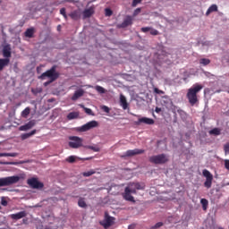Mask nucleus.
<instances>
[{"mask_svg": "<svg viewBox=\"0 0 229 229\" xmlns=\"http://www.w3.org/2000/svg\"><path fill=\"white\" fill-rule=\"evenodd\" d=\"M78 204L80 208H87V203L84 201L83 198H80Z\"/></svg>", "mask_w": 229, "mask_h": 229, "instance_id": "obj_35", "label": "nucleus"}, {"mask_svg": "<svg viewBox=\"0 0 229 229\" xmlns=\"http://www.w3.org/2000/svg\"><path fill=\"white\" fill-rule=\"evenodd\" d=\"M78 117H79L78 112H71L70 114H67V119L69 121H72L74 119H77Z\"/></svg>", "mask_w": 229, "mask_h": 229, "instance_id": "obj_28", "label": "nucleus"}, {"mask_svg": "<svg viewBox=\"0 0 229 229\" xmlns=\"http://www.w3.org/2000/svg\"><path fill=\"white\" fill-rule=\"evenodd\" d=\"M161 111H162L161 107H156L155 109L156 114H159L161 113Z\"/></svg>", "mask_w": 229, "mask_h": 229, "instance_id": "obj_51", "label": "nucleus"}, {"mask_svg": "<svg viewBox=\"0 0 229 229\" xmlns=\"http://www.w3.org/2000/svg\"><path fill=\"white\" fill-rule=\"evenodd\" d=\"M70 142H68V145L72 148H79L82 147L83 140L79 138L78 136H71L70 137Z\"/></svg>", "mask_w": 229, "mask_h": 229, "instance_id": "obj_6", "label": "nucleus"}, {"mask_svg": "<svg viewBox=\"0 0 229 229\" xmlns=\"http://www.w3.org/2000/svg\"><path fill=\"white\" fill-rule=\"evenodd\" d=\"M209 135L213 136H219L221 134V129L220 128H213L211 131H208Z\"/></svg>", "mask_w": 229, "mask_h": 229, "instance_id": "obj_27", "label": "nucleus"}, {"mask_svg": "<svg viewBox=\"0 0 229 229\" xmlns=\"http://www.w3.org/2000/svg\"><path fill=\"white\" fill-rule=\"evenodd\" d=\"M1 205L3 207H7L8 206V201H7V199L4 197L1 198Z\"/></svg>", "mask_w": 229, "mask_h": 229, "instance_id": "obj_41", "label": "nucleus"}, {"mask_svg": "<svg viewBox=\"0 0 229 229\" xmlns=\"http://www.w3.org/2000/svg\"><path fill=\"white\" fill-rule=\"evenodd\" d=\"M60 13H61V14H62L63 16H65V15H66V9H65V8H62V9L60 10Z\"/></svg>", "mask_w": 229, "mask_h": 229, "instance_id": "obj_49", "label": "nucleus"}, {"mask_svg": "<svg viewBox=\"0 0 229 229\" xmlns=\"http://www.w3.org/2000/svg\"><path fill=\"white\" fill-rule=\"evenodd\" d=\"M131 24H132V17L127 16V18L124 19L123 22H122L119 25V28L124 29V28H127L128 26H131Z\"/></svg>", "mask_w": 229, "mask_h": 229, "instance_id": "obj_15", "label": "nucleus"}, {"mask_svg": "<svg viewBox=\"0 0 229 229\" xmlns=\"http://www.w3.org/2000/svg\"><path fill=\"white\" fill-rule=\"evenodd\" d=\"M76 160V157L75 156H70L67 157L66 161L71 163V164H73Z\"/></svg>", "mask_w": 229, "mask_h": 229, "instance_id": "obj_38", "label": "nucleus"}, {"mask_svg": "<svg viewBox=\"0 0 229 229\" xmlns=\"http://www.w3.org/2000/svg\"><path fill=\"white\" fill-rule=\"evenodd\" d=\"M132 192L129 191V188L124 189V193L122 194V197L124 199V200L135 203V198L131 196Z\"/></svg>", "mask_w": 229, "mask_h": 229, "instance_id": "obj_12", "label": "nucleus"}, {"mask_svg": "<svg viewBox=\"0 0 229 229\" xmlns=\"http://www.w3.org/2000/svg\"><path fill=\"white\" fill-rule=\"evenodd\" d=\"M199 64L207 66V65L210 64V59H208V58H200L199 59Z\"/></svg>", "mask_w": 229, "mask_h": 229, "instance_id": "obj_31", "label": "nucleus"}, {"mask_svg": "<svg viewBox=\"0 0 229 229\" xmlns=\"http://www.w3.org/2000/svg\"><path fill=\"white\" fill-rule=\"evenodd\" d=\"M93 13H94V10H93L92 7H90L89 9H86L83 12V18L84 19H89L93 15Z\"/></svg>", "mask_w": 229, "mask_h": 229, "instance_id": "obj_22", "label": "nucleus"}, {"mask_svg": "<svg viewBox=\"0 0 229 229\" xmlns=\"http://www.w3.org/2000/svg\"><path fill=\"white\" fill-rule=\"evenodd\" d=\"M90 158H86V160H89Z\"/></svg>", "mask_w": 229, "mask_h": 229, "instance_id": "obj_55", "label": "nucleus"}, {"mask_svg": "<svg viewBox=\"0 0 229 229\" xmlns=\"http://www.w3.org/2000/svg\"><path fill=\"white\" fill-rule=\"evenodd\" d=\"M30 114V107H25V109L21 112V117L27 118L28 115Z\"/></svg>", "mask_w": 229, "mask_h": 229, "instance_id": "obj_32", "label": "nucleus"}, {"mask_svg": "<svg viewBox=\"0 0 229 229\" xmlns=\"http://www.w3.org/2000/svg\"><path fill=\"white\" fill-rule=\"evenodd\" d=\"M27 183L31 187V189L42 190L44 188V183L39 182L36 177L28 179Z\"/></svg>", "mask_w": 229, "mask_h": 229, "instance_id": "obj_7", "label": "nucleus"}, {"mask_svg": "<svg viewBox=\"0 0 229 229\" xmlns=\"http://www.w3.org/2000/svg\"><path fill=\"white\" fill-rule=\"evenodd\" d=\"M203 89L201 84L196 83L195 85L191 86V89H187L186 98L189 99V103L191 106H194L199 103L198 94Z\"/></svg>", "mask_w": 229, "mask_h": 229, "instance_id": "obj_1", "label": "nucleus"}, {"mask_svg": "<svg viewBox=\"0 0 229 229\" xmlns=\"http://www.w3.org/2000/svg\"><path fill=\"white\" fill-rule=\"evenodd\" d=\"M36 124L35 121H30L27 124L20 126V131H28L34 127Z\"/></svg>", "mask_w": 229, "mask_h": 229, "instance_id": "obj_19", "label": "nucleus"}, {"mask_svg": "<svg viewBox=\"0 0 229 229\" xmlns=\"http://www.w3.org/2000/svg\"><path fill=\"white\" fill-rule=\"evenodd\" d=\"M38 70H39V67L37 68V71H38Z\"/></svg>", "mask_w": 229, "mask_h": 229, "instance_id": "obj_54", "label": "nucleus"}, {"mask_svg": "<svg viewBox=\"0 0 229 229\" xmlns=\"http://www.w3.org/2000/svg\"><path fill=\"white\" fill-rule=\"evenodd\" d=\"M154 92L158 95H164V91L161 89H158L157 88L154 89Z\"/></svg>", "mask_w": 229, "mask_h": 229, "instance_id": "obj_46", "label": "nucleus"}, {"mask_svg": "<svg viewBox=\"0 0 229 229\" xmlns=\"http://www.w3.org/2000/svg\"><path fill=\"white\" fill-rule=\"evenodd\" d=\"M36 134V130H33L32 131L30 132H28V133H24L21 135V140H27L28 138H30L31 136L35 135Z\"/></svg>", "mask_w": 229, "mask_h": 229, "instance_id": "obj_29", "label": "nucleus"}, {"mask_svg": "<svg viewBox=\"0 0 229 229\" xmlns=\"http://www.w3.org/2000/svg\"><path fill=\"white\" fill-rule=\"evenodd\" d=\"M2 55L4 59H10V57H12V47L10 45H5L3 47Z\"/></svg>", "mask_w": 229, "mask_h": 229, "instance_id": "obj_13", "label": "nucleus"}, {"mask_svg": "<svg viewBox=\"0 0 229 229\" xmlns=\"http://www.w3.org/2000/svg\"><path fill=\"white\" fill-rule=\"evenodd\" d=\"M145 150L141 148H134V149H129L127 152L124 153V155L121 156V158H125V157H131L136 155H141L144 154Z\"/></svg>", "mask_w": 229, "mask_h": 229, "instance_id": "obj_11", "label": "nucleus"}, {"mask_svg": "<svg viewBox=\"0 0 229 229\" xmlns=\"http://www.w3.org/2000/svg\"><path fill=\"white\" fill-rule=\"evenodd\" d=\"M60 77V74L56 72V66L51 67L48 71L43 72L39 79L44 81L46 78H49L50 81L45 82L44 85L47 86L53 81H56Z\"/></svg>", "mask_w": 229, "mask_h": 229, "instance_id": "obj_2", "label": "nucleus"}, {"mask_svg": "<svg viewBox=\"0 0 229 229\" xmlns=\"http://www.w3.org/2000/svg\"><path fill=\"white\" fill-rule=\"evenodd\" d=\"M164 225L163 222H157L156 223L155 225H152L150 227V229H157V228H161Z\"/></svg>", "mask_w": 229, "mask_h": 229, "instance_id": "obj_37", "label": "nucleus"}, {"mask_svg": "<svg viewBox=\"0 0 229 229\" xmlns=\"http://www.w3.org/2000/svg\"><path fill=\"white\" fill-rule=\"evenodd\" d=\"M96 174V171H94V170H89V172H84L83 174H82V175L84 176V177H90V176H92L93 174Z\"/></svg>", "mask_w": 229, "mask_h": 229, "instance_id": "obj_36", "label": "nucleus"}, {"mask_svg": "<svg viewBox=\"0 0 229 229\" xmlns=\"http://www.w3.org/2000/svg\"><path fill=\"white\" fill-rule=\"evenodd\" d=\"M95 90H97L99 94H105L106 90L105 89L104 87L102 86H95L94 87Z\"/></svg>", "mask_w": 229, "mask_h": 229, "instance_id": "obj_33", "label": "nucleus"}, {"mask_svg": "<svg viewBox=\"0 0 229 229\" xmlns=\"http://www.w3.org/2000/svg\"><path fill=\"white\" fill-rule=\"evenodd\" d=\"M169 161L168 156L166 154H159L157 156H151L149 157V162L154 165H165Z\"/></svg>", "mask_w": 229, "mask_h": 229, "instance_id": "obj_4", "label": "nucleus"}, {"mask_svg": "<svg viewBox=\"0 0 229 229\" xmlns=\"http://www.w3.org/2000/svg\"><path fill=\"white\" fill-rule=\"evenodd\" d=\"M120 106H122V108H123V110L128 109V103H127L126 97H124L123 94L120 95Z\"/></svg>", "mask_w": 229, "mask_h": 229, "instance_id": "obj_18", "label": "nucleus"}, {"mask_svg": "<svg viewBox=\"0 0 229 229\" xmlns=\"http://www.w3.org/2000/svg\"><path fill=\"white\" fill-rule=\"evenodd\" d=\"M224 150L225 155L229 154V142L225 143V145L224 146Z\"/></svg>", "mask_w": 229, "mask_h": 229, "instance_id": "obj_43", "label": "nucleus"}, {"mask_svg": "<svg viewBox=\"0 0 229 229\" xmlns=\"http://www.w3.org/2000/svg\"><path fill=\"white\" fill-rule=\"evenodd\" d=\"M114 217L110 216L107 212L104 215L103 221L99 222V225L103 226L104 229H108L111 225H114Z\"/></svg>", "mask_w": 229, "mask_h": 229, "instance_id": "obj_5", "label": "nucleus"}, {"mask_svg": "<svg viewBox=\"0 0 229 229\" xmlns=\"http://www.w3.org/2000/svg\"><path fill=\"white\" fill-rule=\"evenodd\" d=\"M37 229H53L52 225H44L43 222H38L36 225Z\"/></svg>", "mask_w": 229, "mask_h": 229, "instance_id": "obj_25", "label": "nucleus"}, {"mask_svg": "<svg viewBox=\"0 0 229 229\" xmlns=\"http://www.w3.org/2000/svg\"><path fill=\"white\" fill-rule=\"evenodd\" d=\"M10 64V58H0V71H3L4 67Z\"/></svg>", "mask_w": 229, "mask_h": 229, "instance_id": "obj_20", "label": "nucleus"}, {"mask_svg": "<svg viewBox=\"0 0 229 229\" xmlns=\"http://www.w3.org/2000/svg\"><path fill=\"white\" fill-rule=\"evenodd\" d=\"M200 204H202L203 210L206 211L208 208V201L207 200V199H201Z\"/></svg>", "mask_w": 229, "mask_h": 229, "instance_id": "obj_34", "label": "nucleus"}, {"mask_svg": "<svg viewBox=\"0 0 229 229\" xmlns=\"http://www.w3.org/2000/svg\"><path fill=\"white\" fill-rule=\"evenodd\" d=\"M2 1L0 0V4H1Z\"/></svg>", "mask_w": 229, "mask_h": 229, "instance_id": "obj_56", "label": "nucleus"}, {"mask_svg": "<svg viewBox=\"0 0 229 229\" xmlns=\"http://www.w3.org/2000/svg\"><path fill=\"white\" fill-rule=\"evenodd\" d=\"M141 12L140 8H137L136 10H134L133 12V17H136L137 15H139Z\"/></svg>", "mask_w": 229, "mask_h": 229, "instance_id": "obj_45", "label": "nucleus"}, {"mask_svg": "<svg viewBox=\"0 0 229 229\" xmlns=\"http://www.w3.org/2000/svg\"><path fill=\"white\" fill-rule=\"evenodd\" d=\"M68 16H70L71 19L73 21H79V19L81 18L79 11H72L71 13L68 14Z\"/></svg>", "mask_w": 229, "mask_h": 229, "instance_id": "obj_23", "label": "nucleus"}, {"mask_svg": "<svg viewBox=\"0 0 229 229\" xmlns=\"http://www.w3.org/2000/svg\"><path fill=\"white\" fill-rule=\"evenodd\" d=\"M17 152H11V153H0V157H17Z\"/></svg>", "mask_w": 229, "mask_h": 229, "instance_id": "obj_26", "label": "nucleus"}, {"mask_svg": "<svg viewBox=\"0 0 229 229\" xmlns=\"http://www.w3.org/2000/svg\"><path fill=\"white\" fill-rule=\"evenodd\" d=\"M128 229H135V225H128Z\"/></svg>", "mask_w": 229, "mask_h": 229, "instance_id": "obj_52", "label": "nucleus"}, {"mask_svg": "<svg viewBox=\"0 0 229 229\" xmlns=\"http://www.w3.org/2000/svg\"><path fill=\"white\" fill-rule=\"evenodd\" d=\"M85 113L88 114H91L92 110L90 108H85Z\"/></svg>", "mask_w": 229, "mask_h": 229, "instance_id": "obj_50", "label": "nucleus"}, {"mask_svg": "<svg viewBox=\"0 0 229 229\" xmlns=\"http://www.w3.org/2000/svg\"><path fill=\"white\" fill-rule=\"evenodd\" d=\"M85 148L90 149L94 152H99L100 151V148L97 145L92 146V145H86Z\"/></svg>", "mask_w": 229, "mask_h": 229, "instance_id": "obj_30", "label": "nucleus"}, {"mask_svg": "<svg viewBox=\"0 0 229 229\" xmlns=\"http://www.w3.org/2000/svg\"><path fill=\"white\" fill-rule=\"evenodd\" d=\"M83 94H84V90L83 89L76 90L75 93H73V95L72 97V101L78 100L81 97L83 96Z\"/></svg>", "mask_w": 229, "mask_h": 229, "instance_id": "obj_21", "label": "nucleus"}, {"mask_svg": "<svg viewBox=\"0 0 229 229\" xmlns=\"http://www.w3.org/2000/svg\"><path fill=\"white\" fill-rule=\"evenodd\" d=\"M99 123L96 121L89 122L86 124L81 125V127L77 128V131L85 132L90 131L93 128L98 127Z\"/></svg>", "mask_w": 229, "mask_h": 229, "instance_id": "obj_8", "label": "nucleus"}, {"mask_svg": "<svg viewBox=\"0 0 229 229\" xmlns=\"http://www.w3.org/2000/svg\"><path fill=\"white\" fill-rule=\"evenodd\" d=\"M35 33H36L35 28L31 27V28L27 29V30H25L24 37L28 38H34Z\"/></svg>", "mask_w": 229, "mask_h": 229, "instance_id": "obj_17", "label": "nucleus"}, {"mask_svg": "<svg viewBox=\"0 0 229 229\" xmlns=\"http://www.w3.org/2000/svg\"><path fill=\"white\" fill-rule=\"evenodd\" d=\"M202 174L206 177V182H204V187L210 189L212 187V181L214 180V175L209 172V170H203Z\"/></svg>", "mask_w": 229, "mask_h": 229, "instance_id": "obj_9", "label": "nucleus"}, {"mask_svg": "<svg viewBox=\"0 0 229 229\" xmlns=\"http://www.w3.org/2000/svg\"><path fill=\"white\" fill-rule=\"evenodd\" d=\"M21 180V176L13 175L10 177L0 178V187H10L18 183Z\"/></svg>", "mask_w": 229, "mask_h": 229, "instance_id": "obj_3", "label": "nucleus"}, {"mask_svg": "<svg viewBox=\"0 0 229 229\" xmlns=\"http://www.w3.org/2000/svg\"><path fill=\"white\" fill-rule=\"evenodd\" d=\"M153 29V27H142L141 28V32L142 33H148V31L150 32V30Z\"/></svg>", "mask_w": 229, "mask_h": 229, "instance_id": "obj_39", "label": "nucleus"}, {"mask_svg": "<svg viewBox=\"0 0 229 229\" xmlns=\"http://www.w3.org/2000/svg\"><path fill=\"white\" fill-rule=\"evenodd\" d=\"M64 19L67 21V14L63 15Z\"/></svg>", "mask_w": 229, "mask_h": 229, "instance_id": "obj_53", "label": "nucleus"}, {"mask_svg": "<svg viewBox=\"0 0 229 229\" xmlns=\"http://www.w3.org/2000/svg\"><path fill=\"white\" fill-rule=\"evenodd\" d=\"M141 1H142V0H133V1H132V4H131V6H132V7H136L137 4H141Z\"/></svg>", "mask_w": 229, "mask_h": 229, "instance_id": "obj_44", "label": "nucleus"}, {"mask_svg": "<svg viewBox=\"0 0 229 229\" xmlns=\"http://www.w3.org/2000/svg\"><path fill=\"white\" fill-rule=\"evenodd\" d=\"M125 189H129V191H131L132 194H137V191L145 190V184L140 183V182H132V183H130L129 186Z\"/></svg>", "mask_w": 229, "mask_h": 229, "instance_id": "obj_10", "label": "nucleus"}, {"mask_svg": "<svg viewBox=\"0 0 229 229\" xmlns=\"http://www.w3.org/2000/svg\"><path fill=\"white\" fill-rule=\"evenodd\" d=\"M140 123H145L147 125H153L155 123V121L152 118L142 117V118H139L137 122L138 125Z\"/></svg>", "mask_w": 229, "mask_h": 229, "instance_id": "obj_14", "label": "nucleus"}, {"mask_svg": "<svg viewBox=\"0 0 229 229\" xmlns=\"http://www.w3.org/2000/svg\"><path fill=\"white\" fill-rule=\"evenodd\" d=\"M149 32H150V35H151V36H154V37H157V36L159 35V31L157 30H155L154 28H152V30H149Z\"/></svg>", "mask_w": 229, "mask_h": 229, "instance_id": "obj_40", "label": "nucleus"}, {"mask_svg": "<svg viewBox=\"0 0 229 229\" xmlns=\"http://www.w3.org/2000/svg\"><path fill=\"white\" fill-rule=\"evenodd\" d=\"M225 168L229 171V159H225Z\"/></svg>", "mask_w": 229, "mask_h": 229, "instance_id": "obj_48", "label": "nucleus"}, {"mask_svg": "<svg viewBox=\"0 0 229 229\" xmlns=\"http://www.w3.org/2000/svg\"><path fill=\"white\" fill-rule=\"evenodd\" d=\"M214 12H218V6L216 4H212L211 6L208 7V9L207 10L206 15L209 16L210 13Z\"/></svg>", "mask_w": 229, "mask_h": 229, "instance_id": "obj_24", "label": "nucleus"}, {"mask_svg": "<svg viewBox=\"0 0 229 229\" xmlns=\"http://www.w3.org/2000/svg\"><path fill=\"white\" fill-rule=\"evenodd\" d=\"M101 110H103V112L106 114H110V108L106 106H102Z\"/></svg>", "mask_w": 229, "mask_h": 229, "instance_id": "obj_42", "label": "nucleus"}, {"mask_svg": "<svg viewBox=\"0 0 229 229\" xmlns=\"http://www.w3.org/2000/svg\"><path fill=\"white\" fill-rule=\"evenodd\" d=\"M106 15L110 17L113 15V11L111 9H106Z\"/></svg>", "mask_w": 229, "mask_h": 229, "instance_id": "obj_47", "label": "nucleus"}, {"mask_svg": "<svg viewBox=\"0 0 229 229\" xmlns=\"http://www.w3.org/2000/svg\"><path fill=\"white\" fill-rule=\"evenodd\" d=\"M13 220H20L27 216L26 211L18 212L10 216Z\"/></svg>", "mask_w": 229, "mask_h": 229, "instance_id": "obj_16", "label": "nucleus"}]
</instances>
